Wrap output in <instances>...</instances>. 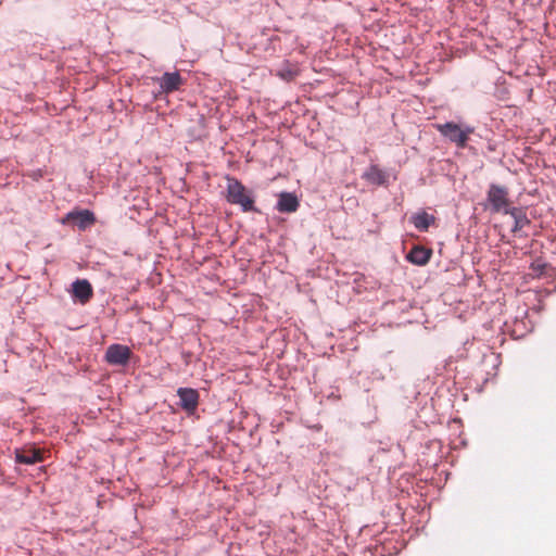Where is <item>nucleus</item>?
Masks as SVG:
<instances>
[{"mask_svg": "<svg viewBox=\"0 0 556 556\" xmlns=\"http://www.w3.org/2000/svg\"><path fill=\"white\" fill-rule=\"evenodd\" d=\"M181 84H182V78L178 72L165 73L160 78V87L166 93L178 90L179 87L181 86Z\"/></svg>", "mask_w": 556, "mask_h": 556, "instance_id": "9d476101", "label": "nucleus"}, {"mask_svg": "<svg viewBox=\"0 0 556 556\" xmlns=\"http://www.w3.org/2000/svg\"><path fill=\"white\" fill-rule=\"evenodd\" d=\"M180 406L188 413H193L199 404V393L194 389L180 388L178 391Z\"/></svg>", "mask_w": 556, "mask_h": 556, "instance_id": "6e6552de", "label": "nucleus"}, {"mask_svg": "<svg viewBox=\"0 0 556 556\" xmlns=\"http://www.w3.org/2000/svg\"><path fill=\"white\" fill-rule=\"evenodd\" d=\"M278 75L282 79L290 81V80H292L295 77L296 73L294 71H292V70H287V71H280L278 73Z\"/></svg>", "mask_w": 556, "mask_h": 556, "instance_id": "2eb2a0df", "label": "nucleus"}, {"mask_svg": "<svg viewBox=\"0 0 556 556\" xmlns=\"http://www.w3.org/2000/svg\"><path fill=\"white\" fill-rule=\"evenodd\" d=\"M227 201L240 205L244 212L255 211L254 200L245 187L236 178H227Z\"/></svg>", "mask_w": 556, "mask_h": 556, "instance_id": "f257e3e1", "label": "nucleus"}, {"mask_svg": "<svg viewBox=\"0 0 556 556\" xmlns=\"http://www.w3.org/2000/svg\"><path fill=\"white\" fill-rule=\"evenodd\" d=\"M437 130L451 142L455 143L457 148H465L469 136L473 132V128L466 127L462 128L454 122H447L444 124H435Z\"/></svg>", "mask_w": 556, "mask_h": 556, "instance_id": "f03ea898", "label": "nucleus"}, {"mask_svg": "<svg viewBox=\"0 0 556 556\" xmlns=\"http://www.w3.org/2000/svg\"><path fill=\"white\" fill-rule=\"evenodd\" d=\"M412 224L419 231H428L429 227L434 224L435 217L422 211L412 216Z\"/></svg>", "mask_w": 556, "mask_h": 556, "instance_id": "f8f14e48", "label": "nucleus"}, {"mask_svg": "<svg viewBox=\"0 0 556 556\" xmlns=\"http://www.w3.org/2000/svg\"><path fill=\"white\" fill-rule=\"evenodd\" d=\"M533 266H535V268L540 269V274H545L544 268L546 267V264L535 263V264H533Z\"/></svg>", "mask_w": 556, "mask_h": 556, "instance_id": "dca6fc26", "label": "nucleus"}, {"mask_svg": "<svg viewBox=\"0 0 556 556\" xmlns=\"http://www.w3.org/2000/svg\"><path fill=\"white\" fill-rule=\"evenodd\" d=\"M72 295L80 304H86L93 295V290L88 280H75L72 285Z\"/></svg>", "mask_w": 556, "mask_h": 556, "instance_id": "0eeeda50", "label": "nucleus"}, {"mask_svg": "<svg viewBox=\"0 0 556 556\" xmlns=\"http://www.w3.org/2000/svg\"><path fill=\"white\" fill-rule=\"evenodd\" d=\"M362 177L369 184L377 186L387 184L389 179L388 173L377 165H370Z\"/></svg>", "mask_w": 556, "mask_h": 556, "instance_id": "1a4fd4ad", "label": "nucleus"}, {"mask_svg": "<svg viewBox=\"0 0 556 556\" xmlns=\"http://www.w3.org/2000/svg\"><path fill=\"white\" fill-rule=\"evenodd\" d=\"M14 454L16 463L20 464L33 465L43 460V451L36 447L16 448Z\"/></svg>", "mask_w": 556, "mask_h": 556, "instance_id": "423d86ee", "label": "nucleus"}, {"mask_svg": "<svg viewBox=\"0 0 556 556\" xmlns=\"http://www.w3.org/2000/svg\"><path fill=\"white\" fill-rule=\"evenodd\" d=\"M431 256V251L424 247H414L407 254V260L417 265H425Z\"/></svg>", "mask_w": 556, "mask_h": 556, "instance_id": "4468645a", "label": "nucleus"}, {"mask_svg": "<svg viewBox=\"0 0 556 556\" xmlns=\"http://www.w3.org/2000/svg\"><path fill=\"white\" fill-rule=\"evenodd\" d=\"M506 214H509L514 218L513 232H518L530 224L526 212L520 207H511Z\"/></svg>", "mask_w": 556, "mask_h": 556, "instance_id": "ddd939ff", "label": "nucleus"}, {"mask_svg": "<svg viewBox=\"0 0 556 556\" xmlns=\"http://www.w3.org/2000/svg\"><path fill=\"white\" fill-rule=\"evenodd\" d=\"M130 356V349L122 344L110 345L105 353V359L111 365H126Z\"/></svg>", "mask_w": 556, "mask_h": 556, "instance_id": "39448f33", "label": "nucleus"}, {"mask_svg": "<svg viewBox=\"0 0 556 556\" xmlns=\"http://www.w3.org/2000/svg\"><path fill=\"white\" fill-rule=\"evenodd\" d=\"M299 207L298 198L289 192H282L279 195L277 203V210L281 213H293Z\"/></svg>", "mask_w": 556, "mask_h": 556, "instance_id": "9b49d317", "label": "nucleus"}, {"mask_svg": "<svg viewBox=\"0 0 556 556\" xmlns=\"http://www.w3.org/2000/svg\"><path fill=\"white\" fill-rule=\"evenodd\" d=\"M508 189L504 186L492 184L488 190V202L494 213L506 214L510 208Z\"/></svg>", "mask_w": 556, "mask_h": 556, "instance_id": "7ed1b4c3", "label": "nucleus"}, {"mask_svg": "<svg viewBox=\"0 0 556 556\" xmlns=\"http://www.w3.org/2000/svg\"><path fill=\"white\" fill-rule=\"evenodd\" d=\"M97 222L96 215L93 212L89 210H78L75 208L67 214H65L62 219L61 224L63 225H70L74 224L77 226L78 230L84 231L91 226H93Z\"/></svg>", "mask_w": 556, "mask_h": 556, "instance_id": "20e7f679", "label": "nucleus"}]
</instances>
